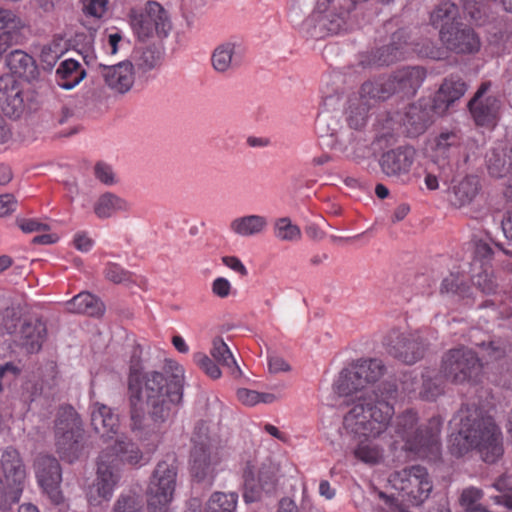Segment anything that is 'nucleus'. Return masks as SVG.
Here are the masks:
<instances>
[{"instance_id": "nucleus-44", "label": "nucleus", "mask_w": 512, "mask_h": 512, "mask_svg": "<svg viewBox=\"0 0 512 512\" xmlns=\"http://www.w3.org/2000/svg\"><path fill=\"white\" fill-rule=\"evenodd\" d=\"M274 236L281 241H299L302 233L299 226L292 223L288 217H282L275 221L273 226Z\"/></svg>"}, {"instance_id": "nucleus-54", "label": "nucleus", "mask_w": 512, "mask_h": 512, "mask_svg": "<svg viewBox=\"0 0 512 512\" xmlns=\"http://www.w3.org/2000/svg\"><path fill=\"white\" fill-rule=\"evenodd\" d=\"M20 88L19 82L13 75L5 74L0 77V106L8 101V97Z\"/></svg>"}, {"instance_id": "nucleus-8", "label": "nucleus", "mask_w": 512, "mask_h": 512, "mask_svg": "<svg viewBox=\"0 0 512 512\" xmlns=\"http://www.w3.org/2000/svg\"><path fill=\"white\" fill-rule=\"evenodd\" d=\"M56 450L60 458L72 463L82 452L83 430L75 409L63 406L59 409L55 424Z\"/></svg>"}, {"instance_id": "nucleus-9", "label": "nucleus", "mask_w": 512, "mask_h": 512, "mask_svg": "<svg viewBox=\"0 0 512 512\" xmlns=\"http://www.w3.org/2000/svg\"><path fill=\"white\" fill-rule=\"evenodd\" d=\"M482 369L480 358L468 347L450 349L442 357L441 373L454 384L477 383Z\"/></svg>"}, {"instance_id": "nucleus-60", "label": "nucleus", "mask_w": 512, "mask_h": 512, "mask_svg": "<svg viewBox=\"0 0 512 512\" xmlns=\"http://www.w3.org/2000/svg\"><path fill=\"white\" fill-rule=\"evenodd\" d=\"M212 293L219 298H227L232 290L230 281L224 277H217L211 285Z\"/></svg>"}, {"instance_id": "nucleus-41", "label": "nucleus", "mask_w": 512, "mask_h": 512, "mask_svg": "<svg viewBox=\"0 0 512 512\" xmlns=\"http://www.w3.org/2000/svg\"><path fill=\"white\" fill-rule=\"evenodd\" d=\"M24 20L12 9L0 6L1 34L18 35L25 28Z\"/></svg>"}, {"instance_id": "nucleus-4", "label": "nucleus", "mask_w": 512, "mask_h": 512, "mask_svg": "<svg viewBox=\"0 0 512 512\" xmlns=\"http://www.w3.org/2000/svg\"><path fill=\"white\" fill-rule=\"evenodd\" d=\"M418 414L407 409L396 418L395 434L404 443L403 449L415 457L436 462L441 458V426L439 417H432L424 425H418Z\"/></svg>"}, {"instance_id": "nucleus-19", "label": "nucleus", "mask_w": 512, "mask_h": 512, "mask_svg": "<svg viewBox=\"0 0 512 512\" xmlns=\"http://www.w3.org/2000/svg\"><path fill=\"white\" fill-rule=\"evenodd\" d=\"M100 454H105L107 462L120 472L124 465L135 467L142 465L143 452L131 440L126 437H116L112 444L102 449Z\"/></svg>"}, {"instance_id": "nucleus-58", "label": "nucleus", "mask_w": 512, "mask_h": 512, "mask_svg": "<svg viewBox=\"0 0 512 512\" xmlns=\"http://www.w3.org/2000/svg\"><path fill=\"white\" fill-rule=\"evenodd\" d=\"M482 349L485 351L483 355L487 361H496L505 356L506 350L500 342L490 341L489 343H482Z\"/></svg>"}, {"instance_id": "nucleus-36", "label": "nucleus", "mask_w": 512, "mask_h": 512, "mask_svg": "<svg viewBox=\"0 0 512 512\" xmlns=\"http://www.w3.org/2000/svg\"><path fill=\"white\" fill-rule=\"evenodd\" d=\"M133 67L140 72L151 71L161 65L162 52L156 46H138L132 52Z\"/></svg>"}, {"instance_id": "nucleus-17", "label": "nucleus", "mask_w": 512, "mask_h": 512, "mask_svg": "<svg viewBox=\"0 0 512 512\" xmlns=\"http://www.w3.org/2000/svg\"><path fill=\"white\" fill-rule=\"evenodd\" d=\"M106 457L105 454L98 456L96 479L88 492V501L91 505L96 506L103 501H109L121 479V472L107 462Z\"/></svg>"}, {"instance_id": "nucleus-34", "label": "nucleus", "mask_w": 512, "mask_h": 512, "mask_svg": "<svg viewBox=\"0 0 512 512\" xmlns=\"http://www.w3.org/2000/svg\"><path fill=\"white\" fill-rule=\"evenodd\" d=\"M268 226L265 216L252 214L235 218L231 221L229 229L236 235L250 237L263 233Z\"/></svg>"}, {"instance_id": "nucleus-24", "label": "nucleus", "mask_w": 512, "mask_h": 512, "mask_svg": "<svg viewBox=\"0 0 512 512\" xmlns=\"http://www.w3.org/2000/svg\"><path fill=\"white\" fill-rule=\"evenodd\" d=\"M377 100H379L378 97H374L372 94L363 91V85L358 94L350 96L346 110L349 127L355 130L363 128L366 125L368 112L373 102Z\"/></svg>"}, {"instance_id": "nucleus-6", "label": "nucleus", "mask_w": 512, "mask_h": 512, "mask_svg": "<svg viewBox=\"0 0 512 512\" xmlns=\"http://www.w3.org/2000/svg\"><path fill=\"white\" fill-rule=\"evenodd\" d=\"M427 72L420 66H407L395 71L387 78L368 81L363 84V91L378 99L385 100L394 93L412 97L426 79Z\"/></svg>"}, {"instance_id": "nucleus-49", "label": "nucleus", "mask_w": 512, "mask_h": 512, "mask_svg": "<svg viewBox=\"0 0 512 512\" xmlns=\"http://www.w3.org/2000/svg\"><path fill=\"white\" fill-rule=\"evenodd\" d=\"M483 497V491L476 487H468L465 488L460 497V504L466 508V510L470 512H475L476 510H483L482 508L477 507V503Z\"/></svg>"}, {"instance_id": "nucleus-45", "label": "nucleus", "mask_w": 512, "mask_h": 512, "mask_svg": "<svg viewBox=\"0 0 512 512\" xmlns=\"http://www.w3.org/2000/svg\"><path fill=\"white\" fill-rule=\"evenodd\" d=\"M462 8L464 17L476 25L481 26L487 22V5L484 0H463Z\"/></svg>"}, {"instance_id": "nucleus-12", "label": "nucleus", "mask_w": 512, "mask_h": 512, "mask_svg": "<svg viewBox=\"0 0 512 512\" xmlns=\"http://www.w3.org/2000/svg\"><path fill=\"white\" fill-rule=\"evenodd\" d=\"M131 26L138 38L146 39L154 35L166 37L171 23L166 10L155 1H148L141 13L131 14Z\"/></svg>"}, {"instance_id": "nucleus-31", "label": "nucleus", "mask_w": 512, "mask_h": 512, "mask_svg": "<svg viewBox=\"0 0 512 512\" xmlns=\"http://www.w3.org/2000/svg\"><path fill=\"white\" fill-rule=\"evenodd\" d=\"M343 430L348 436L358 442L356 447L353 449V455L357 460L370 465H374L380 462L382 459L383 451L378 445L371 443L370 440L379 438L383 433L377 436H358L349 433L344 428Z\"/></svg>"}, {"instance_id": "nucleus-48", "label": "nucleus", "mask_w": 512, "mask_h": 512, "mask_svg": "<svg viewBox=\"0 0 512 512\" xmlns=\"http://www.w3.org/2000/svg\"><path fill=\"white\" fill-rule=\"evenodd\" d=\"M194 363L211 379H218L221 377V370L208 355L202 352H197L193 355Z\"/></svg>"}, {"instance_id": "nucleus-51", "label": "nucleus", "mask_w": 512, "mask_h": 512, "mask_svg": "<svg viewBox=\"0 0 512 512\" xmlns=\"http://www.w3.org/2000/svg\"><path fill=\"white\" fill-rule=\"evenodd\" d=\"M441 293H452L463 296L465 294V284L462 275L451 273L441 284Z\"/></svg>"}, {"instance_id": "nucleus-53", "label": "nucleus", "mask_w": 512, "mask_h": 512, "mask_svg": "<svg viewBox=\"0 0 512 512\" xmlns=\"http://www.w3.org/2000/svg\"><path fill=\"white\" fill-rule=\"evenodd\" d=\"M474 284L485 294H493L497 289L495 277L488 268H483L482 273L474 276Z\"/></svg>"}, {"instance_id": "nucleus-63", "label": "nucleus", "mask_w": 512, "mask_h": 512, "mask_svg": "<svg viewBox=\"0 0 512 512\" xmlns=\"http://www.w3.org/2000/svg\"><path fill=\"white\" fill-rule=\"evenodd\" d=\"M107 8V0H90L85 6H84V12L87 15L101 18L104 13L106 12Z\"/></svg>"}, {"instance_id": "nucleus-62", "label": "nucleus", "mask_w": 512, "mask_h": 512, "mask_svg": "<svg viewBox=\"0 0 512 512\" xmlns=\"http://www.w3.org/2000/svg\"><path fill=\"white\" fill-rule=\"evenodd\" d=\"M73 245L81 252H88L94 246V240L88 236L87 232L79 231L73 237Z\"/></svg>"}, {"instance_id": "nucleus-5", "label": "nucleus", "mask_w": 512, "mask_h": 512, "mask_svg": "<svg viewBox=\"0 0 512 512\" xmlns=\"http://www.w3.org/2000/svg\"><path fill=\"white\" fill-rule=\"evenodd\" d=\"M443 52L431 41L422 43L408 41V33L405 29H399L392 34L390 42L378 48L375 52L362 55L360 64L363 67L388 66L397 61L418 55L431 59H441Z\"/></svg>"}, {"instance_id": "nucleus-59", "label": "nucleus", "mask_w": 512, "mask_h": 512, "mask_svg": "<svg viewBox=\"0 0 512 512\" xmlns=\"http://www.w3.org/2000/svg\"><path fill=\"white\" fill-rule=\"evenodd\" d=\"M492 254V248L487 243L477 244L475 249V258L473 265L479 263L481 267L487 268L486 266L489 264L492 258Z\"/></svg>"}, {"instance_id": "nucleus-13", "label": "nucleus", "mask_w": 512, "mask_h": 512, "mask_svg": "<svg viewBox=\"0 0 512 512\" xmlns=\"http://www.w3.org/2000/svg\"><path fill=\"white\" fill-rule=\"evenodd\" d=\"M18 318L5 317L1 323V330L14 335V342L24 348L28 353L38 352L46 339L47 329L40 319L24 321L17 330Z\"/></svg>"}, {"instance_id": "nucleus-33", "label": "nucleus", "mask_w": 512, "mask_h": 512, "mask_svg": "<svg viewBox=\"0 0 512 512\" xmlns=\"http://www.w3.org/2000/svg\"><path fill=\"white\" fill-rule=\"evenodd\" d=\"M85 77V69L74 59L62 61L56 70L57 84L66 90L76 87Z\"/></svg>"}, {"instance_id": "nucleus-22", "label": "nucleus", "mask_w": 512, "mask_h": 512, "mask_svg": "<svg viewBox=\"0 0 512 512\" xmlns=\"http://www.w3.org/2000/svg\"><path fill=\"white\" fill-rule=\"evenodd\" d=\"M467 88V83L459 75L451 74L444 78L432 101L434 112L444 114L453 103L464 96Z\"/></svg>"}, {"instance_id": "nucleus-64", "label": "nucleus", "mask_w": 512, "mask_h": 512, "mask_svg": "<svg viewBox=\"0 0 512 512\" xmlns=\"http://www.w3.org/2000/svg\"><path fill=\"white\" fill-rule=\"evenodd\" d=\"M457 141V136L454 133H442L435 140V151L439 154L444 152Z\"/></svg>"}, {"instance_id": "nucleus-42", "label": "nucleus", "mask_w": 512, "mask_h": 512, "mask_svg": "<svg viewBox=\"0 0 512 512\" xmlns=\"http://www.w3.org/2000/svg\"><path fill=\"white\" fill-rule=\"evenodd\" d=\"M487 169L491 177L506 179L503 194L507 201L512 202V162H490Z\"/></svg>"}, {"instance_id": "nucleus-61", "label": "nucleus", "mask_w": 512, "mask_h": 512, "mask_svg": "<svg viewBox=\"0 0 512 512\" xmlns=\"http://www.w3.org/2000/svg\"><path fill=\"white\" fill-rule=\"evenodd\" d=\"M104 273L108 280L117 284L128 279V273L119 265L114 263L107 264Z\"/></svg>"}, {"instance_id": "nucleus-40", "label": "nucleus", "mask_w": 512, "mask_h": 512, "mask_svg": "<svg viewBox=\"0 0 512 512\" xmlns=\"http://www.w3.org/2000/svg\"><path fill=\"white\" fill-rule=\"evenodd\" d=\"M237 502L236 493L215 492L209 498L205 512H235Z\"/></svg>"}, {"instance_id": "nucleus-43", "label": "nucleus", "mask_w": 512, "mask_h": 512, "mask_svg": "<svg viewBox=\"0 0 512 512\" xmlns=\"http://www.w3.org/2000/svg\"><path fill=\"white\" fill-rule=\"evenodd\" d=\"M382 172L394 182L406 183L412 179V162H379Z\"/></svg>"}, {"instance_id": "nucleus-39", "label": "nucleus", "mask_w": 512, "mask_h": 512, "mask_svg": "<svg viewBox=\"0 0 512 512\" xmlns=\"http://www.w3.org/2000/svg\"><path fill=\"white\" fill-rule=\"evenodd\" d=\"M210 353L213 359L219 365L227 367L233 376L238 377L242 374L232 352L222 338L218 337L213 340Z\"/></svg>"}, {"instance_id": "nucleus-20", "label": "nucleus", "mask_w": 512, "mask_h": 512, "mask_svg": "<svg viewBox=\"0 0 512 512\" xmlns=\"http://www.w3.org/2000/svg\"><path fill=\"white\" fill-rule=\"evenodd\" d=\"M192 441L191 472L195 478L203 480L212 471L213 464L207 427L204 424L195 427Z\"/></svg>"}, {"instance_id": "nucleus-21", "label": "nucleus", "mask_w": 512, "mask_h": 512, "mask_svg": "<svg viewBox=\"0 0 512 512\" xmlns=\"http://www.w3.org/2000/svg\"><path fill=\"white\" fill-rule=\"evenodd\" d=\"M434 109L429 100L420 99L409 105L402 120L404 132L409 137H417L423 134L433 122Z\"/></svg>"}, {"instance_id": "nucleus-18", "label": "nucleus", "mask_w": 512, "mask_h": 512, "mask_svg": "<svg viewBox=\"0 0 512 512\" xmlns=\"http://www.w3.org/2000/svg\"><path fill=\"white\" fill-rule=\"evenodd\" d=\"M439 38L447 50L456 54H475L481 48L477 33L462 23L452 29L439 31Z\"/></svg>"}, {"instance_id": "nucleus-7", "label": "nucleus", "mask_w": 512, "mask_h": 512, "mask_svg": "<svg viewBox=\"0 0 512 512\" xmlns=\"http://www.w3.org/2000/svg\"><path fill=\"white\" fill-rule=\"evenodd\" d=\"M388 483L403 501L414 506L422 504L433 488L427 469L421 465H413L391 473Z\"/></svg>"}, {"instance_id": "nucleus-14", "label": "nucleus", "mask_w": 512, "mask_h": 512, "mask_svg": "<svg viewBox=\"0 0 512 512\" xmlns=\"http://www.w3.org/2000/svg\"><path fill=\"white\" fill-rule=\"evenodd\" d=\"M335 0H318L316 9L304 25L310 36L321 39L330 34L339 33L345 24L343 14L335 12Z\"/></svg>"}, {"instance_id": "nucleus-29", "label": "nucleus", "mask_w": 512, "mask_h": 512, "mask_svg": "<svg viewBox=\"0 0 512 512\" xmlns=\"http://www.w3.org/2000/svg\"><path fill=\"white\" fill-rule=\"evenodd\" d=\"M211 61L217 72L224 73L237 68L242 62V47L236 42H225L215 48Z\"/></svg>"}, {"instance_id": "nucleus-57", "label": "nucleus", "mask_w": 512, "mask_h": 512, "mask_svg": "<svg viewBox=\"0 0 512 512\" xmlns=\"http://www.w3.org/2000/svg\"><path fill=\"white\" fill-rule=\"evenodd\" d=\"M61 54L62 51L59 48V45L57 43H51L43 46L40 59L47 66L53 67L57 60L60 58Z\"/></svg>"}, {"instance_id": "nucleus-55", "label": "nucleus", "mask_w": 512, "mask_h": 512, "mask_svg": "<svg viewBox=\"0 0 512 512\" xmlns=\"http://www.w3.org/2000/svg\"><path fill=\"white\" fill-rule=\"evenodd\" d=\"M421 387V378L419 379L414 372L403 374L401 379V390L409 397H416Z\"/></svg>"}, {"instance_id": "nucleus-47", "label": "nucleus", "mask_w": 512, "mask_h": 512, "mask_svg": "<svg viewBox=\"0 0 512 512\" xmlns=\"http://www.w3.org/2000/svg\"><path fill=\"white\" fill-rule=\"evenodd\" d=\"M142 498L136 494H122L116 501L114 512H141Z\"/></svg>"}, {"instance_id": "nucleus-15", "label": "nucleus", "mask_w": 512, "mask_h": 512, "mask_svg": "<svg viewBox=\"0 0 512 512\" xmlns=\"http://www.w3.org/2000/svg\"><path fill=\"white\" fill-rule=\"evenodd\" d=\"M36 479L39 486L47 494L53 504L63 502V494L60 489L62 473L56 458L39 454L34 461Z\"/></svg>"}, {"instance_id": "nucleus-25", "label": "nucleus", "mask_w": 512, "mask_h": 512, "mask_svg": "<svg viewBox=\"0 0 512 512\" xmlns=\"http://www.w3.org/2000/svg\"><path fill=\"white\" fill-rule=\"evenodd\" d=\"M103 77L110 89L124 94L128 92L134 84L133 64L126 60L116 65L107 66L103 70Z\"/></svg>"}, {"instance_id": "nucleus-38", "label": "nucleus", "mask_w": 512, "mask_h": 512, "mask_svg": "<svg viewBox=\"0 0 512 512\" xmlns=\"http://www.w3.org/2000/svg\"><path fill=\"white\" fill-rule=\"evenodd\" d=\"M459 15L457 5L451 1L440 3L431 13L430 21L435 28L442 31L444 28L452 29L458 22H455Z\"/></svg>"}, {"instance_id": "nucleus-27", "label": "nucleus", "mask_w": 512, "mask_h": 512, "mask_svg": "<svg viewBox=\"0 0 512 512\" xmlns=\"http://www.w3.org/2000/svg\"><path fill=\"white\" fill-rule=\"evenodd\" d=\"M392 135L383 134L377 137L371 144V150L375 158L380 157L382 160H413L416 151L412 146L401 145L396 148L390 143Z\"/></svg>"}, {"instance_id": "nucleus-23", "label": "nucleus", "mask_w": 512, "mask_h": 512, "mask_svg": "<svg viewBox=\"0 0 512 512\" xmlns=\"http://www.w3.org/2000/svg\"><path fill=\"white\" fill-rule=\"evenodd\" d=\"M0 469L8 484L13 488H19L21 495L27 472L23 459L16 448L8 446L1 451Z\"/></svg>"}, {"instance_id": "nucleus-3", "label": "nucleus", "mask_w": 512, "mask_h": 512, "mask_svg": "<svg viewBox=\"0 0 512 512\" xmlns=\"http://www.w3.org/2000/svg\"><path fill=\"white\" fill-rule=\"evenodd\" d=\"M459 428L449 439L452 455L461 457L476 451L486 463H495L503 453V434L494 418L476 406H462Z\"/></svg>"}, {"instance_id": "nucleus-11", "label": "nucleus", "mask_w": 512, "mask_h": 512, "mask_svg": "<svg viewBox=\"0 0 512 512\" xmlns=\"http://www.w3.org/2000/svg\"><path fill=\"white\" fill-rule=\"evenodd\" d=\"M382 345L389 356L406 365L420 361L426 351V344L419 331L402 327L389 329L382 339Z\"/></svg>"}, {"instance_id": "nucleus-2", "label": "nucleus", "mask_w": 512, "mask_h": 512, "mask_svg": "<svg viewBox=\"0 0 512 512\" xmlns=\"http://www.w3.org/2000/svg\"><path fill=\"white\" fill-rule=\"evenodd\" d=\"M166 374L131 366L128 376L131 428L141 441H149L151 451L159 442V425L172 416L183 397V367L170 363Z\"/></svg>"}, {"instance_id": "nucleus-46", "label": "nucleus", "mask_w": 512, "mask_h": 512, "mask_svg": "<svg viewBox=\"0 0 512 512\" xmlns=\"http://www.w3.org/2000/svg\"><path fill=\"white\" fill-rule=\"evenodd\" d=\"M0 107L6 116L19 118L25 110L24 95L21 87L13 95H10L8 101Z\"/></svg>"}, {"instance_id": "nucleus-52", "label": "nucleus", "mask_w": 512, "mask_h": 512, "mask_svg": "<svg viewBox=\"0 0 512 512\" xmlns=\"http://www.w3.org/2000/svg\"><path fill=\"white\" fill-rule=\"evenodd\" d=\"M507 476L499 477L493 484L494 488L497 489L501 494L493 497L496 504L503 505L504 507L512 510V491L507 489Z\"/></svg>"}, {"instance_id": "nucleus-37", "label": "nucleus", "mask_w": 512, "mask_h": 512, "mask_svg": "<svg viewBox=\"0 0 512 512\" xmlns=\"http://www.w3.org/2000/svg\"><path fill=\"white\" fill-rule=\"evenodd\" d=\"M67 309L73 313L86 314L89 316H101L104 313L103 303L94 295L88 292H81L67 303Z\"/></svg>"}, {"instance_id": "nucleus-30", "label": "nucleus", "mask_w": 512, "mask_h": 512, "mask_svg": "<svg viewBox=\"0 0 512 512\" xmlns=\"http://www.w3.org/2000/svg\"><path fill=\"white\" fill-rule=\"evenodd\" d=\"M6 65L14 77L18 76L31 81L38 75L34 58L22 50L17 49L10 52L6 58Z\"/></svg>"}, {"instance_id": "nucleus-10", "label": "nucleus", "mask_w": 512, "mask_h": 512, "mask_svg": "<svg viewBox=\"0 0 512 512\" xmlns=\"http://www.w3.org/2000/svg\"><path fill=\"white\" fill-rule=\"evenodd\" d=\"M176 478L175 459L157 463L146 490L149 512H169L176 488Z\"/></svg>"}, {"instance_id": "nucleus-35", "label": "nucleus", "mask_w": 512, "mask_h": 512, "mask_svg": "<svg viewBox=\"0 0 512 512\" xmlns=\"http://www.w3.org/2000/svg\"><path fill=\"white\" fill-rule=\"evenodd\" d=\"M442 394H444L443 377L435 369L425 368L421 373L418 397L425 401H435Z\"/></svg>"}, {"instance_id": "nucleus-16", "label": "nucleus", "mask_w": 512, "mask_h": 512, "mask_svg": "<svg viewBox=\"0 0 512 512\" xmlns=\"http://www.w3.org/2000/svg\"><path fill=\"white\" fill-rule=\"evenodd\" d=\"M490 82L480 85L468 103L469 111L478 126L494 127L499 119L501 100L496 95L487 94Z\"/></svg>"}, {"instance_id": "nucleus-26", "label": "nucleus", "mask_w": 512, "mask_h": 512, "mask_svg": "<svg viewBox=\"0 0 512 512\" xmlns=\"http://www.w3.org/2000/svg\"><path fill=\"white\" fill-rule=\"evenodd\" d=\"M481 183L477 176L466 175L458 180H452L450 202L453 206L461 208L469 205L479 194Z\"/></svg>"}, {"instance_id": "nucleus-56", "label": "nucleus", "mask_w": 512, "mask_h": 512, "mask_svg": "<svg viewBox=\"0 0 512 512\" xmlns=\"http://www.w3.org/2000/svg\"><path fill=\"white\" fill-rule=\"evenodd\" d=\"M94 175L101 183L111 186L117 183V177L111 166L106 162H96L94 166Z\"/></svg>"}, {"instance_id": "nucleus-1", "label": "nucleus", "mask_w": 512, "mask_h": 512, "mask_svg": "<svg viewBox=\"0 0 512 512\" xmlns=\"http://www.w3.org/2000/svg\"><path fill=\"white\" fill-rule=\"evenodd\" d=\"M385 372L380 359H361L343 369L334 384L335 392L346 397L349 407L343 416L342 427L354 435L377 436L384 433L395 414L393 401L397 386L378 381Z\"/></svg>"}, {"instance_id": "nucleus-32", "label": "nucleus", "mask_w": 512, "mask_h": 512, "mask_svg": "<svg viewBox=\"0 0 512 512\" xmlns=\"http://www.w3.org/2000/svg\"><path fill=\"white\" fill-rule=\"evenodd\" d=\"M130 208L128 201L112 192L99 195L93 205V211L99 219H108L117 213L128 212Z\"/></svg>"}, {"instance_id": "nucleus-28", "label": "nucleus", "mask_w": 512, "mask_h": 512, "mask_svg": "<svg viewBox=\"0 0 512 512\" xmlns=\"http://www.w3.org/2000/svg\"><path fill=\"white\" fill-rule=\"evenodd\" d=\"M91 424L94 430L106 440H112L113 435H118L119 418L112 409L100 403H96L91 412Z\"/></svg>"}, {"instance_id": "nucleus-50", "label": "nucleus", "mask_w": 512, "mask_h": 512, "mask_svg": "<svg viewBox=\"0 0 512 512\" xmlns=\"http://www.w3.org/2000/svg\"><path fill=\"white\" fill-rule=\"evenodd\" d=\"M20 489L5 484L0 477V509H7L20 500Z\"/></svg>"}]
</instances>
